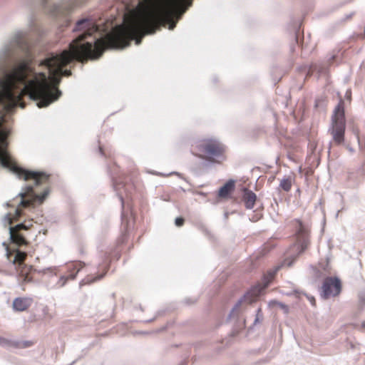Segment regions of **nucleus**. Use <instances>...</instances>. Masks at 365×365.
I'll list each match as a JSON object with an SVG mask.
<instances>
[{
  "mask_svg": "<svg viewBox=\"0 0 365 365\" xmlns=\"http://www.w3.org/2000/svg\"><path fill=\"white\" fill-rule=\"evenodd\" d=\"M29 228V225H26L24 222H20L16 225L14 227H9V235L10 240L17 246L26 245L27 241L26 237L20 233L21 230H26Z\"/></svg>",
  "mask_w": 365,
  "mask_h": 365,
  "instance_id": "7",
  "label": "nucleus"
},
{
  "mask_svg": "<svg viewBox=\"0 0 365 365\" xmlns=\"http://www.w3.org/2000/svg\"><path fill=\"white\" fill-rule=\"evenodd\" d=\"M296 234L297 236V242L294 245V247H297V250H299V254H301L307 248L309 241L307 238V231L300 222H299V228L297 230Z\"/></svg>",
  "mask_w": 365,
  "mask_h": 365,
  "instance_id": "10",
  "label": "nucleus"
},
{
  "mask_svg": "<svg viewBox=\"0 0 365 365\" xmlns=\"http://www.w3.org/2000/svg\"><path fill=\"white\" fill-rule=\"evenodd\" d=\"M269 305H275L276 304V305L279 306L284 311L285 313H287L289 311V308L286 304H284L282 302H277V301H271V302H269Z\"/></svg>",
  "mask_w": 365,
  "mask_h": 365,
  "instance_id": "20",
  "label": "nucleus"
},
{
  "mask_svg": "<svg viewBox=\"0 0 365 365\" xmlns=\"http://www.w3.org/2000/svg\"><path fill=\"white\" fill-rule=\"evenodd\" d=\"M346 128V120L343 101L335 107L331 116V123L328 132L332 136V140L336 145H341L344 142V133Z\"/></svg>",
  "mask_w": 365,
  "mask_h": 365,
  "instance_id": "4",
  "label": "nucleus"
},
{
  "mask_svg": "<svg viewBox=\"0 0 365 365\" xmlns=\"http://www.w3.org/2000/svg\"><path fill=\"white\" fill-rule=\"evenodd\" d=\"M279 269V267H276L272 269H269L267 272V275H265L263 278V284H264L263 287H259V288L255 287L253 289V292H254L255 295H258L260 293V292L262 291V289L266 288L269 285V284L270 283V282L272 281V279H273L274 276L277 272Z\"/></svg>",
  "mask_w": 365,
  "mask_h": 365,
  "instance_id": "12",
  "label": "nucleus"
},
{
  "mask_svg": "<svg viewBox=\"0 0 365 365\" xmlns=\"http://www.w3.org/2000/svg\"><path fill=\"white\" fill-rule=\"evenodd\" d=\"M33 344L29 340L11 339L0 336V346L4 348L26 349L31 346Z\"/></svg>",
  "mask_w": 365,
  "mask_h": 365,
  "instance_id": "9",
  "label": "nucleus"
},
{
  "mask_svg": "<svg viewBox=\"0 0 365 365\" xmlns=\"http://www.w3.org/2000/svg\"><path fill=\"white\" fill-rule=\"evenodd\" d=\"M199 150L205 153L209 158H215L222 155L223 147L216 140H205L198 144Z\"/></svg>",
  "mask_w": 365,
  "mask_h": 365,
  "instance_id": "6",
  "label": "nucleus"
},
{
  "mask_svg": "<svg viewBox=\"0 0 365 365\" xmlns=\"http://www.w3.org/2000/svg\"><path fill=\"white\" fill-rule=\"evenodd\" d=\"M3 166L8 168L18 178L30 182L26 184L24 191L19 193L21 197L20 205L23 207L41 205L46 200V188L43 187L41 193L38 189L46 180V172L26 169L20 166L13 159L9 158L3 163Z\"/></svg>",
  "mask_w": 365,
  "mask_h": 365,
  "instance_id": "3",
  "label": "nucleus"
},
{
  "mask_svg": "<svg viewBox=\"0 0 365 365\" xmlns=\"http://www.w3.org/2000/svg\"><path fill=\"white\" fill-rule=\"evenodd\" d=\"M264 319L263 314L260 308H258L254 320V325L259 324L262 322Z\"/></svg>",
  "mask_w": 365,
  "mask_h": 365,
  "instance_id": "18",
  "label": "nucleus"
},
{
  "mask_svg": "<svg viewBox=\"0 0 365 365\" xmlns=\"http://www.w3.org/2000/svg\"><path fill=\"white\" fill-rule=\"evenodd\" d=\"M71 4L65 3L61 5L54 6L50 11L52 16L62 19L61 26H68L70 23L68 14L72 10Z\"/></svg>",
  "mask_w": 365,
  "mask_h": 365,
  "instance_id": "8",
  "label": "nucleus"
},
{
  "mask_svg": "<svg viewBox=\"0 0 365 365\" xmlns=\"http://www.w3.org/2000/svg\"><path fill=\"white\" fill-rule=\"evenodd\" d=\"M341 292V282L337 277H327L322 286L321 297L326 299L335 297Z\"/></svg>",
  "mask_w": 365,
  "mask_h": 365,
  "instance_id": "5",
  "label": "nucleus"
},
{
  "mask_svg": "<svg viewBox=\"0 0 365 365\" xmlns=\"http://www.w3.org/2000/svg\"><path fill=\"white\" fill-rule=\"evenodd\" d=\"M103 277V275L101 274V275H98L97 277L96 278H93V279H90V278H88V279H85L82 281V282L83 284H86V283H91V282H93L98 279H101V278Z\"/></svg>",
  "mask_w": 365,
  "mask_h": 365,
  "instance_id": "21",
  "label": "nucleus"
},
{
  "mask_svg": "<svg viewBox=\"0 0 365 365\" xmlns=\"http://www.w3.org/2000/svg\"><path fill=\"white\" fill-rule=\"evenodd\" d=\"M6 255H7L8 259H9V252H7V253H6Z\"/></svg>",
  "mask_w": 365,
  "mask_h": 365,
  "instance_id": "26",
  "label": "nucleus"
},
{
  "mask_svg": "<svg viewBox=\"0 0 365 365\" xmlns=\"http://www.w3.org/2000/svg\"><path fill=\"white\" fill-rule=\"evenodd\" d=\"M120 200H121V202H123V198L120 197Z\"/></svg>",
  "mask_w": 365,
  "mask_h": 365,
  "instance_id": "30",
  "label": "nucleus"
},
{
  "mask_svg": "<svg viewBox=\"0 0 365 365\" xmlns=\"http://www.w3.org/2000/svg\"><path fill=\"white\" fill-rule=\"evenodd\" d=\"M24 257L25 253L21 251H18L14 259L11 260L12 263L14 265H16V264L18 263V265L20 267L23 264V260L24 259Z\"/></svg>",
  "mask_w": 365,
  "mask_h": 365,
  "instance_id": "17",
  "label": "nucleus"
},
{
  "mask_svg": "<svg viewBox=\"0 0 365 365\" xmlns=\"http://www.w3.org/2000/svg\"><path fill=\"white\" fill-rule=\"evenodd\" d=\"M246 297V296L245 295L243 297H242L241 299H240L235 304V306L233 307V308L232 309V310L230 311V313L228 315V319H230L232 316L234 314V312L240 307V306L241 305L243 299Z\"/></svg>",
  "mask_w": 365,
  "mask_h": 365,
  "instance_id": "19",
  "label": "nucleus"
},
{
  "mask_svg": "<svg viewBox=\"0 0 365 365\" xmlns=\"http://www.w3.org/2000/svg\"><path fill=\"white\" fill-rule=\"evenodd\" d=\"M292 181L293 179L292 177H284L280 180L279 187L283 190L288 192L291 190Z\"/></svg>",
  "mask_w": 365,
  "mask_h": 365,
  "instance_id": "16",
  "label": "nucleus"
},
{
  "mask_svg": "<svg viewBox=\"0 0 365 365\" xmlns=\"http://www.w3.org/2000/svg\"><path fill=\"white\" fill-rule=\"evenodd\" d=\"M43 234H46V230H43Z\"/></svg>",
  "mask_w": 365,
  "mask_h": 365,
  "instance_id": "27",
  "label": "nucleus"
},
{
  "mask_svg": "<svg viewBox=\"0 0 365 365\" xmlns=\"http://www.w3.org/2000/svg\"><path fill=\"white\" fill-rule=\"evenodd\" d=\"M5 218L8 220V221H10V215L9 214H6V216H5Z\"/></svg>",
  "mask_w": 365,
  "mask_h": 365,
  "instance_id": "25",
  "label": "nucleus"
},
{
  "mask_svg": "<svg viewBox=\"0 0 365 365\" xmlns=\"http://www.w3.org/2000/svg\"><path fill=\"white\" fill-rule=\"evenodd\" d=\"M308 299L309 300V302L314 305V302H315V299L313 297H308Z\"/></svg>",
  "mask_w": 365,
  "mask_h": 365,
  "instance_id": "23",
  "label": "nucleus"
},
{
  "mask_svg": "<svg viewBox=\"0 0 365 365\" xmlns=\"http://www.w3.org/2000/svg\"><path fill=\"white\" fill-rule=\"evenodd\" d=\"M184 0H138L135 6L125 4L123 23L116 25L104 38H93L85 41L98 28L88 18L82 19L76 24L73 31L85 30V32L73 40L69 50L60 53H47V106L56 101L61 95L57 88L61 76H69L71 72L63 68L73 59L78 61L98 58L106 48L122 49L135 40L139 45L146 34L155 33V29L168 24L173 30L176 21L185 12L182 8Z\"/></svg>",
  "mask_w": 365,
  "mask_h": 365,
  "instance_id": "1",
  "label": "nucleus"
},
{
  "mask_svg": "<svg viewBox=\"0 0 365 365\" xmlns=\"http://www.w3.org/2000/svg\"><path fill=\"white\" fill-rule=\"evenodd\" d=\"M184 219L182 217H177L175 220V224L178 227H180L183 225Z\"/></svg>",
  "mask_w": 365,
  "mask_h": 365,
  "instance_id": "22",
  "label": "nucleus"
},
{
  "mask_svg": "<svg viewBox=\"0 0 365 365\" xmlns=\"http://www.w3.org/2000/svg\"><path fill=\"white\" fill-rule=\"evenodd\" d=\"M256 199L257 196L252 190L244 189L243 200L247 209L251 210L254 207Z\"/></svg>",
  "mask_w": 365,
  "mask_h": 365,
  "instance_id": "14",
  "label": "nucleus"
},
{
  "mask_svg": "<svg viewBox=\"0 0 365 365\" xmlns=\"http://www.w3.org/2000/svg\"><path fill=\"white\" fill-rule=\"evenodd\" d=\"M235 188V180H228L223 186H222L219 191L218 195L221 197H227L229 193Z\"/></svg>",
  "mask_w": 365,
  "mask_h": 365,
  "instance_id": "15",
  "label": "nucleus"
},
{
  "mask_svg": "<svg viewBox=\"0 0 365 365\" xmlns=\"http://www.w3.org/2000/svg\"><path fill=\"white\" fill-rule=\"evenodd\" d=\"M7 120L4 115L0 117V144L3 147H6L8 144L7 138L11 133L10 128L6 125Z\"/></svg>",
  "mask_w": 365,
  "mask_h": 365,
  "instance_id": "11",
  "label": "nucleus"
},
{
  "mask_svg": "<svg viewBox=\"0 0 365 365\" xmlns=\"http://www.w3.org/2000/svg\"><path fill=\"white\" fill-rule=\"evenodd\" d=\"M29 33H18L0 48V113L4 114L24 108L25 95L39 108L46 107V75L34 66L46 65L42 19L46 0H29Z\"/></svg>",
  "mask_w": 365,
  "mask_h": 365,
  "instance_id": "2",
  "label": "nucleus"
},
{
  "mask_svg": "<svg viewBox=\"0 0 365 365\" xmlns=\"http://www.w3.org/2000/svg\"><path fill=\"white\" fill-rule=\"evenodd\" d=\"M291 264H292V262L288 263V266H291Z\"/></svg>",
  "mask_w": 365,
  "mask_h": 365,
  "instance_id": "28",
  "label": "nucleus"
},
{
  "mask_svg": "<svg viewBox=\"0 0 365 365\" xmlns=\"http://www.w3.org/2000/svg\"><path fill=\"white\" fill-rule=\"evenodd\" d=\"M361 330L365 331V321L362 322L361 324Z\"/></svg>",
  "mask_w": 365,
  "mask_h": 365,
  "instance_id": "24",
  "label": "nucleus"
},
{
  "mask_svg": "<svg viewBox=\"0 0 365 365\" xmlns=\"http://www.w3.org/2000/svg\"><path fill=\"white\" fill-rule=\"evenodd\" d=\"M31 305V301L28 298L16 297L13 301L12 307L14 311L23 312Z\"/></svg>",
  "mask_w": 365,
  "mask_h": 365,
  "instance_id": "13",
  "label": "nucleus"
},
{
  "mask_svg": "<svg viewBox=\"0 0 365 365\" xmlns=\"http://www.w3.org/2000/svg\"><path fill=\"white\" fill-rule=\"evenodd\" d=\"M100 152L101 153V154H103V153H102V150H101V148H100Z\"/></svg>",
  "mask_w": 365,
  "mask_h": 365,
  "instance_id": "29",
  "label": "nucleus"
}]
</instances>
